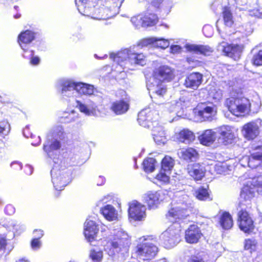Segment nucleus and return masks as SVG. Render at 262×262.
<instances>
[{
    "mask_svg": "<svg viewBox=\"0 0 262 262\" xmlns=\"http://www.w3.org/2000/svg\"><path fill=\"white\" fill-rule=\"evenodd\" d=\"M74 112H72V114H69L68 117H66L68 120L65 121L66 122H71L74 121L75 120L74 117H73Z\"/></svg>",
    "mask_w": 262,
    "mask_h": 262,
    "instance_id": "62",
    "label": "nucleus"
},
{
    "mask_svg": "<svg viewBox=\"0 0 262 262\" xmlns=\"http://www.w3.org/2000/svg\"><path fill=\"white\" fill-rule=\"evenodd\" d=\"M34 238L39 239L43 235V232L41 230H35L33 232Z\"/></svg>",
    "mask_w": 262,
    "mask_h": 262,
    "instance_id": "57",
    "label": "nucleus"
},
{
    "mask_svg": "<svg viewBox=\"0 0 262 262\" xmlns=\"http://www.w3.org/2000/svg\"><path fill=\"white\" fill-rule=\"evenodd\" d=\"M6 126L9 128V125L8 123H2L0 124V136L4 134V132L6 131Z\"/></svg>",
    "mask_w": 262,
    "mask_h": 262,
    "instance_id": "60",
    "label": "nucleus"
},
{
    "mask_svg": "<svg viewBox=\"0 0 262 262\" xmlns=\"http://www.w3.org/2000/svg\"><path fill=\"white\" fill-rule=\"evenodd\" d=\"M113 236L105 246V251L111 256L127 254L131 245L130 236L121 228L114 230Z\"/></svg>",
    "mask_w": 262,
    "mask_h": 262,
    "instance_id": "3",
    "label": "nucleus"
},
{
    "mask_svg": "<svg viewBox=\"0 0 262 262\" xmlns=\"http://www.w3.org/2000/svg\"><path fill=\"white\" fill-rule=\"evenodd\" d=\"M176 136L179 141L186 144L192 142L195 139L193 133L188 129H182L178 133H176Z\"/></svg>",
    "mask_w": 262,
    "mask_h": 262,
    "instance_id": "33",
    "label": "nucleus"
},
{
    "mask_svg": "<svg viewBox=\"0 0 262 262\" xmlns=\"http://www.w3.org/2000/svg\"><path fill=\"white\" fill-rule=\"evenodd\" d=\"M75 4L80 13L93 19H106L114 15L108 7L98 5L94 6L88 0H75Z\"/></svg>",
    "mask_w": 262,
    "mask_h": 262,
    "instance_id": "8",
    "label": "nucleus"
},
{
    "mask_svg": "<svg viewBox=\"0 0 262 262\" xmlns=\"http://www.w3.org/2000/svg\"><path fill=\"white\" fill-rule=\"evenodd\" d=\"M146 206L137 201H133L129 203V218L134 221H144L146 217Z\"/></svg>",
    "mask_w": 262,
    "mask_h": 262,
    "instance_id": "13",
    "label": "nucleus"
},
{
    "mask_svg": "<svg viewBox=\"0 0 262 262\" xmlns=\"http://www.w3.org/2000/svg\"><path fill=\"white\" fill-rule=\"evenodd\" d=\"M222 9V16L225 25L228 27H231L234 24L232 13L228 7H225Z\"/></svg>",
    "mask_w": 262,
    "mask_h": 262,
    "instance_id": "37",
    "label": "nucleus"
},
{
    "mask_svg": "<svg viewBox=\"0 0 262 262\" xmlns=\"http://www.w3.org/2000/svg\"><path fill=\"white\" fill-rule=\"evenodd\" d=\"M251 53L252 54L251 63L257 67L262 66V50L257 51L256 46L251 50Z\"/></svg>",
    "mask_w": 262,
    "mask_h": 262,
    "instance_id": "36",
    "label": "nucleus"
},
{
    "mask_svg": "<svg viewBox=\"0 0 262 262\" xmlns=\"http://www.w3.org/2000/svg\"><path fill=\"white\" fill-rule=\"evenodd\" d=\"M90 257L93 262H100L103 258V252L98 248H93L90 251Z\"/></svg>",
    "mask_w": 262,
    "mask_h": 262,
    "instance_id": "41",
    "label": "nucleus"
},
{
    "mask_svg": "<svg viewBox=\"0 0 262 262\" xmlns=\"http://www.w3.org/2000/svg\"><path fill=\"white\" fill-rule=\"evenodd\" d=\"M187 103L185 102V98L182 97L180 98L179 101L168 102L163 104L160 106L167 109L170 112H176L180 107L183 108L184 107H186Z\"/></svg>",
    "mask_w": 262,
    "mask_h": 262,
    "instance_id": "32",
    "label": "nucleus"
},
{
    "mask_svg": "<svg viewBox=\"0 0 262 262\" xmlns=\"http://www.w3.org/2000/svg\"><path fill=\"white\" fill-rule=\"evenodd\" d=\"M153 114L148 109L141 111L138 114V122L141 126L151 129L154 140L158 145L164 144L166 142L165 132L157 120L151 121Z\"/></svg>",
    "mask_w": 262,
    "mask_h": 262,
    "instance_id": "6",
    "label": "nucleus"
},
{
    "mask_svg": "<svg viewBox=\"0 0 262 262\" xmlns=\"http://www.w3.org/2000/svg\"><path fill=\"white\" fill-rule=\"evenodd\" d=\"M185 48L188 52L196 54H202L205 56L209 55L213 51L211 48L206 45L187 43L185 45Z\"/></svg>",
    "mask_w": 262,
    "mask_h": 262,
    "instance_id": "26",
    "label": "nucleus"
},
{
    "mask_svg": "<svg viewBox=\"0 0 262 262\" xmlns=\"http://www.w3.org/2000/svg\"><path fill=\"white\" fill-rule=\"evenodd\" d=\"M157 251V246L149 242L140 244L137 246V255L139 258L144 260L154 258Z\"/></svg>",
    "mask_w": 262,
    "mask_h": 262,
    "instance_id": "15",
    "label": "nucleus"
},
{
    "mask_svg": "<svg viewBox=\"0 0 262 262\" xmlns=\"http://www.w3.org/2000/svg\"><path fill=\"white\" fill-rule=\"evenodd\" d=\"M156 161L152 158H148L143 162V166L146 172H151L155 168Z\"/></svg>",
    "mask_w": 262,
    "mask_h": 262,
    "instance_id": "40",
    "label": "nucleus"
},
{
    "mask_svg": "<svg viewBox=\"0 0 262 262\" xmlns=\"http://www.w3.org/2000/svg\"><path fill=\"white\" fill-rule=\"evenodd\" d=\"M257 242L255 239L253 238L247 239L245 242V249L246 250H249L250 252L254 251L256 249Z\"/></svg>",
    "mask_w": 262,
    "mask_h": 262,
    "instance_id": "48",
    "label": "nucleus"
},
{
    "mask_svg": "<svg viewBox=\"0 0 262 262\" xmlns=\"http://www.w3.org/2000/svg\"><path fill=\"white\" fill-rule=\"evenodd\" d=\"M143 198L149 209H155L165 199V194L162 191H149L143 195Z\"/></svg>",
    "mask_w": 262,
    "mask_h": 262,
    "instance_id": "16",
    "label": "nucleus"
},
{
    "mask_svg": "<svg viewBox=\"0 0 262 262\" xmlns=\"http://www.w3.org/2000/svg\"><path fill=\"white\" fill-rule=\"evenodd\" d=\"M250 182L251 180H248L244 185L241 192L239 202H242L243 204H244L243 203V201H250L255 194V188L253 187L252 184H250Z\"/></svg>",
    "mask_w": 262,
    "mask_h": 262,
    "instance_id": "28",
    "label": "nucleus"
},
{
    "mask_svg": "<svg viewBox=\"0 0 262 262\" xmlns=\"http://www.w3.org/2000/svg\"><path fill=\"white\" fill-rule=\"evenodd\" d=\"M54 165L51 170L52 182L54 188L62 190L71 181V170L62 168L58 161H54Z\"/></svg>",
    "mask_w": 262,
    "mask_h": 262,
    "instance_id": "9",
    "label": "nucleus"
},
{
    "mask_svg": "<svg viewBox=\"0 0 262 262\" xmlns=\"http://www.w3.org/2000/svg\"><path fill=\"white\" fill-rule=\"evenodd\" d=\"M10 226L12 227V230L14 232V234H19L24 230L23 226L17 224V223L14 221L11 222Z\"/></svg>",
    "mask_w": 262,
    "mask_h": 262,
    "instance_id": "50",
    "label": "nucleus"
},
{
    "mask_svg": "<svg viewBox=\"0 0 262 262\" xmlns=\"http://www.w3.org/2000/svg\"><path fill=\"white\" fill-rule=\"evenodd\" d=\"M251 182L250 184H252L253 187L255 188V191L262 195V177H258L250 179Z\"/></svg>",
    "mask_w": 262,
    "mask_h": 262,
    "instance_id": "43",
    "label": "nucleus"
},
{
    "mask_svg": "<svg viewBox=\"0 0 262 262\" xmlns=\"http://www.w3.org/2000/svg\"><path fill=\"white\" fill-rule=\"evenodd\" d=\"M155 40V37L145 38L139 42L138 43V46L143 47L147 46L149 45H152L154 46Z\"/></svg>",
    "mask_w": 262,
    "mask_h": 262,
    "instance_id": "51",
    "label": "nucleus"
},
{
    "mask_svg": "<svg viewBox=\"0 0 262 262\" xmlns=\"http://www.w3.org/2000/svg\"><path fill=\"white\" fill-rule=\"evenodd\" d=\"M226 104L229 111L234 115L239 116L243 114L257 113L260 107L258 100L250 101L245 97H231L226 100Z\"/></svg>",
    "mask_w": 262,
    "mask_h": 262,
    "instance_id": "7",
    "label": "nucleus"
},
{
    "mask_svg": "<svg viewBox=\"0 0 262 262\" xmlns=\"http://www.w3.org/2000/svg\"><path fill=\"white\" fill-rule=\"evenodd\" d=\"M244 49V46L231 43L226 42H221L218 46V50L223 52L225 55L233 59L234 60H238L242 55Z\"/></svg>",
    "mask_w": 262,
    "mask_h": 262,
    "instance_id": "14",
    "label": "nucleus"
},
{
    "mask_svg": "<svg viewBox=\"0 0 262 262\" xmlns=\"http://www.w3.org/2000/svg\"><path fill=\"white\" fill-rule=\"evenodd\" d=\"M188 262H204V260L200 256H192Z\"/></svg>",
    "mask_w": 262,
    "mask_h": 262,
    "instance_id": "58",
    "label": "nucleus"
},
{
    "mask_svg": "<svg viewBox=\"0 0 262 262\" xmlns=\"http://www.w3.org/2000/svg\"><path fill=\"white\" fill-rule=\"evenodd\" d=\"M12 246H8L6 239L5 237L0 238V257L6 252L8 254L12 249Z\"/></svg>",
    "mask_w": 262,
    "mask_h": 262,
    "instance_id": "44",
    "label": "nucleus"
},
{
    "mask_svg": "<svg viewBox=\"0 0 262 262\" xmlns=\"http://www.w3.org/2000/svg\"><path fill=\"white\" fill-rule=\"evenodd\" d=\"M203 75L199 73H192L186 78L184 85L186 87L196 90L202 82Z\"/></svg>",
    "mask_w": 262,
    "mask_h": 262,
    "instance_id": "27",
    "label": "nucleus"
},
{
    "mask_svg": "<svg viewBox=\"0 0 262 262\" xmlns=\"http://www.w3.org/2000/svg\"><path fill=\"white\" fill-rule=\"evenodd\" d=\"M0 102L4 104H8L10 103V102L9 100H5L0 96Z\"/></svg>",
    "mask_w": 262,
    "mask_h": 262,
    "instance_id": "63",
    "label": "nucleus"
},
{
    "mask_svg": "<svg viewBox=\"0 0 262 262\" xmlns=\"http://www.w3.org/2000/svg\"><path fill=\"white\" fill-rule=\"evenodd\" d=\"M174 164V161L173 159L170 157L165 156L161 162V170L155 177L156 182H159L162 184L168 183L169 182L168 174H170Z\"/></svg>",
    "mask_w": 262,
    "mask_h": 262,
    "instance_id": "12",
    "label": "nucleus"
},
{
    "mask_svg": "<svg viewBox=\"0 0 262 262\" xmlns=\"http://www.w3.org/2000/svg\"><path fill=\"white\" fill-rule=\"evenodd\" d=\"M203 32L206 37H210L213 34V29L210 25H205L203 28Z\"/></svg>",
    "mask_w": 262,
    "mask_h": 262,
    "instance_id": "52",
    "label": "nucleus"
},
{
    "mask_svg": "<svg viewBox=\"0 0 262 262\" xmlns=\"http://www.w3.org/2000/svg\"><path fill=\"white\" fill-rule=\"evenodd\" d=\"M189 174L195 180H201L205 176L206 169L203 165L200 163L189 164L187 166Z\"/></svg>",
    "mask_w": 262,
    "mask_h": 262,
    "instance_id": "23",
    "label": "nucleus"
},
{
    "mask_svg": "<svg viewBox=\"0 0 262 262\" xmlns=\"http://www.w3.org/2000/svg\"><path fill=\"white\" fill-rule=\"evenodd\" d=\"M57 87L60 88V94L64 99L76 97L79 94L91 95L94 94L95 91L93 85L68 79L59 80L57 82Z\"/></svg>",
    "mask_w": 262,
    "mask_h": 262,
    "instance_id": "4",
    "label": "nucleus"
},
{
    "mask_svg": "<svg viewBox=\"0 0 262 262\" xmlns=\"http://www.w3.org/2000/svg\"><path fill=\"white\" fill-rule=\"evenodd\" d=\"M250 14L256 17L262 18V8L253 9L250 11Z\"/></svg>",
    "mask_w": 262,
    "mask_h": 262,
    "instance_id": "55",
    "label": "nucleus"
},
{
    "mask_svg": "<svg viewBox=\"0 0 262 262\" xmlns=\"http://www.w3.org/2000/svg\"><path fill=\"white\" fill-rule=\"evenodd\" d=\"M209 95L213 99L219 101L223 97V92L220 89L214 88L213 89L209 90Z\"/></svg>",
    "mask_w": 262,
    "mask_h": 262,
    "instance_id": "46",
    "label": "nucleus"
},
{
    "mask_svg": "<svg viewBox=\"0 0 262 262\" xmlns=\"http://www.w3.org/2000/svg\"><path fill=\"white\" fill-rule=\"evenodd\" d=\"M128 104L123 100L116 101L112 103L111 110L116 115H121L127 112Z\"/></svg>",
    "mask_w": 262,
    "mask_h": 262,
    "instance_id": "34",
    "label": "nucleus"
},
{
    "mask_svg": "<svg viewBox=\"0 0 262 262\" xmlns=\"http://www.w3.org/2000/svg\"><path fill=\"white\" fill-rule=\"evenodd\" d=\"M217 132L219 134L218 142L224 145L231 144L234 139L235 135L234 128L229 125H224L217 129Z\"/></svg>",
    "mask_w": 262,
    "mask_h": 262,
    "instance_id": "17",
    "label": "nucleus"
},
{
    "mask_svg": "<svg viewBox=\"0 0 262 262\" xmlns=\"http://www.w3.org/2000/svg\"><path fill=\"white\" fill-rule=\"evenodd\" d=\"M143 14L138 15L131 18L130 21L135 28L143 27Z\"/></svg>",
    "mask_w": 262,
    "mask_h": 262,
    "instance_id": "47",
    "label": "nucleus"
},
{
    "mask_svg": "<svg viewBox=\"0 0 262 262\" xmlns=\"http://www.w3.org/2000/svg\"><path fill=\"white\" fill-rule=\"evenodd\" d=\"M4 211L6 214L11 215L15 213V208L12 205L8 204L5 206Z\"/></svg>",
    "mask_w": 262,
    "mask_h": 262,
    "instance_id": "54",
    "label": "nucleus"
},
{
    "mask_svg": "<svg viewBox=\"0 0 262 262\" xmlns=\"http://www.w3.org/2000/svg\"><path fill=\"white\" fill-rule=\"evenodd\" d=\"M75 107L79 111L86 116H97L98 113L97 105L93 101H88L86 103L76 100Z\"/></svg>",
    "mask_w": 262,
    "mask_h": 262,
    "instance_id": "21",
    "label": "nucleus"
},
{
    "mask_svg": "<svg viewBox=\"0 0 262 262\" xmlns=\"http://www.w3.org/2000/svg\"><path fill=\"white\" fill-rule=\"evenodd\" d=\"M35 38V33L30 30L22 32L18 37V42L24 53L28 52L32 47V42Z\"/></svg>",
    "mask_w": 262,
    "mask_h": 262,
    "instance_id": "18",
    "label": "nucleus"
},
{
    "mask_svg": "<svg viewBox=\"0 0 262 262\" xmlns=\"http://www.w3.org/2000/svg\"><path fill=\"white\" fill-rule=\"evenodd\" d=\"M242 133L247 140L255 139L259 133V126L257 122L252 121L245 124L242 127Z\"/></svg>",
    "mask_w": 262,
    "mask_h": 262,
    "instance_id": "22",
    "label": "nucleus"
},
{
    "mask_svg": "<svg viewBox=\"0 0 262 262\" xmlns=\"http://www.w3.org/2000/svg\"><path fill=\"white\" fill-rule=\"evenodd\" d=\"M216 7H219V9H221L222 6L218 2H215L212 5V9L214 11H216L217 10V8L215 9Z\"/></svg>",
    "mask_w": 262,
    "mask_h": 262,
    "instance_id": "61",
    "label": "nucleus"
},
{
    "mask_svg": "<svg viewBox=\"0 0 262 262\" xmlns=\"http://www.w3.org/2000/svg\"><path fill=\"white\" fill-rule=\"evenodd\" d=\"M195 113L200 117V121H211L215 116L216 110L214 105L210 103L209 104H202L201 110L198 107L194 110Z\"/></svg>",
    "mask_w": 262,
    "mask_h": 262,
    "instance_id": "19",
    "label": "nucleus"
},
{
    "mask_svg": "<svg viewBox=\"0 0 262 262\" xmlns=\"http://www.w3.org/2000/svg\"><path fill=\"white\" fill-rule=\"evenodd\" d=\"M244 161H246L248 162L249 167L252 168H255L259 165H260L262 163V152H257L253 153L250 157H244L241 161L242 164H243Z\"/></svg>",
    "mask_w": 262,
    "mask_h": 262,
    "instance_id": "30",
    "label": "nucleus"
},
{
    "mask_svg": "<svg viewBox=\"0 0 262 262\" xmlns=\"http://www.w3.org/2000/svg\"><path fill=\"white\" fill-rule=\"evenodd\" d=\"M100 212L104 217L108 221H117L118 219V211L111 205H106L101 207Z\"/></svg>",
    "mask_w": 262,
    "mask_h": 262,
    "instance_id": "29",
    "label": "nucleus"
},
{
    "mask_svg": "<svg viewBox=\"0 0 262 262\" xmlns=\"http://www.w3.org/2000/svg\"><path fill=\"white\" fill-rule=\"evenodd\" d=\"M53 132L55 138L51 142V144L46 143L43 145V150L50 158L53 159L54 162V161H59L57 157L59 156V150L61 147V143L58 138L62 140L66 138V134L60 125L54 127Z\"/></svg>",
    "mask_w": 262,
    "mask_h": 262,
    "instance_id": "10",
    "label": "nucleus"
},
{
    "mask_svg": "<svg viewBox=\"0 0 262 262\" xmlns=\"http://www.w3.org/2000/svg\"><path fill=\"white\" fill-rule=\"evenodd\" d=\"M201 236V231L196 225H190L185 231V239L188 243H197Z\"/></svg>",
    "mask_w": 262,
    "mask_h": 262,
    "instance_id": "25",
    "label": "nucleus"
},
{
    "mask_svg": "<svg viewBox=\"0 0 262 262\" xmlns=\"http://www.w3.org/2000/svg\"><path fill=\"white\" fill-rule=\"evenodd\" d=\"M156 40L155 41L154 46L165 49L169 47L170 42L168 39H165L163 38L155 37Z\"/></svg>",
    "mask_w": 262,
    "mask_h": 262,
    "instance_id": "45",
    "label": "nucleus"
},
{
    "mask_svg": "<svg viewBox=\"0 0 262 262\" xmlns=\"http://www.w3.org/2000/svg\"><path fill=\"white\" fill-rule=\"evenodd\" d=\"M239 32L243 33L245 36L250 35L253 32V27L250 23L243 25L239 28Z\"/></svg>",
    "mask_w": 262,
    "mask_h": 262,
    "instance_id": "49",
    "label": "nucleus"
},
{
    "mask_svg": "<svg viewBox=\"0 0 262 262\" xmlns=\"http://www.w3.org/2000/svg\"><path fill=\"white\" fill-rule=\"evenodd\" d=\"M220 223L224 229H230L233 224L231 215L228 212H224L220 217Z\"/></svg>",
    "mask_w": 262,
    "mask_h": 262,
    "instance_id": "35",
    "label": "nucleus"
},
{
    "mask_svg": "<svg viewBox=\"0 0 262 262\" xmlns=\"http://www.w3.org/2000/svg\"><path fill=\"white\" fill-rule=\"evenodd\" d=\"M23 56L25 58H30V63L36 66L39 63L40 58L37 56H34V53L33 49H30L28 52L24 53Z\"/></svg>",
    "mask_w": 262,
    "mask_h": 262,
    "instance_id": "42",
    "label": "nucleus"
},
{
    "mask_svg": "<svg viewBox=\"0 0 262 262\" xmlns=\"http://www.w3.org/2000/svg\"><path fill=\"white\" fill-rule=\"evenodd\" d=\"M246 204L239 202L238 205V223L241 230L249 233L254 229L253 221L246 210Z\"/></svg>",
    "mask_w": 262,
    "mask_h": 262,
    "instance_id": "11",
    "label": "nucleus"
},
{
    "mask_svg": "<svg viewBox=\"0 0 262 262\" xmlns=\"http://www.w3.org/2000/svg\"><path fill=\"white\" fill-rule=\"evenodd\" d=\"M179 157L188 162L194 161L199 158L198 151L191 147L183 148L178 151Z\"/></svg>",
    "mask_w": 262,
    "mask_h": 262,
    "instance_id": "24",
    "label": "nucleus"
},
{
    "mask_svg": "<svg viewBox=\"0 0 262 262\" xmlns=\"http://www.w3.org/2000/svg\"><path fill=\"white\" fill-rule=\"evenodd\" d=\"M157 16L152 13H145L143 14V27L152 26L157 21Z\"/></svg>",
    "mask_w": 262,
    "mask_h": 262,
    "instance_id": "38",
    "label": "nucleus"
},
{
    "mask_svg": "<svg viewBox=\"0 0 262 262\" xmlns=\"http://www.w3.org/2000/svg\"><path fill=\"white\" fill-rule=\"evenodd\" d=\"M187 61L189 63H190L191 62H195L198 61L197 60H195L194 58H193L192 57H187Z\"/></svg>",
    "mask_w": 262,
    "mask_h": 262,
    "instance_id": "64",
    "label": "nucleus"
},
{
    "mask_svg": "<svg viewBox=\"0 0 262 262\" xmlns=\"http://www.w3.org/2000/svg\"><path fill=\"white\" fill-rule=\"evenodd\" d=\"M225 164L224 163H218L214 166V169L219 173H221L225 170Z\"/></svg>",
    "mask_w": 262,
    "mask_h": 262,
    "instance_id": "56",
    "label": "nucleus"
},
{
    "mask_svg": "<svg viewBox=\"0 0 262 262\" xmlns=\"http://www.w3.org/2000/svg\"><path fill=\"white\" fill-rule=\"evenodd\" d=\"M99 228L95 222L87 219L84 225V234L87 241L91 243L97 239Z\"/></svg>",
    "mask_w": 262,
    "mask_h": 262,
    "instance_id": "20",
    "label": "nucleus"
},
{
    "mask_svg": "<svg viewBox=\"0 0 262 262\" xmlns=\"http://www.w3.org/2000/svg\"><path fill=\"white\" fill-rule=\"evenodd\" d=\"M181 48L178 45H172L170 47V51L172 53H178L180 52Z\"/></svg>",
    "mask_w": 262,
    "mask_h": 262,
    "instance_id": "59",
    "label": "nucleus"
},
{
    "mask_svg": "<svg viewBox=\"0 0 262 262\" xmlns=\"http://www.w3.org/2000/svg\"><path fill=\"white\" fill-rule=\"evenodd\" d=\"M174 78L173 70L166 66H161L156 69L153 74V81L147 83V89L151 97L163 96L166 92L164 81H170Z\"/></svg>",
    "mask_w": 262,
    "mask_h": 262,
    "instance_id": "2",
    "label": "nucleus"
},
{
    "mask_svg": "<svg viewBox=\"0 0 262 262\" xmlns=\"http://www.w3.org/2000/svg\"><path fill=\"white\" fill-rule=\"evenodd\" d=\"M110 58L117 64L116 71L122 73L125 69H131L130 66L146 64L145 57L142 54L133 52L130 49H126L116 54L111 53Z\"/></svg>",
    "mask_w": 262,
    "mask_h": 262,
    "instance_id": "5",
    "label": "nucleus"
},
{
    "mask_svg": "<svg viewBox=\"0 0 262 262\" xmlns=\"http://www.w3.org/2000/svg\"><path fill=\"white\" fill-rule=\"evenodd\" d=\"M216 137L215 132L211 129H207L199 137V140L203 145L209 146L214 142Z\"/></svg>",
    "mask_w": 262,
    "mask_h": 262,
    "instance_id": "31",
    "label": "nucleus"
},
{
    "mask_svg": "<svg viewBox=\"0 0 262 262\" xmlns=\"http://www.w3.org/2000/svg\"><path fill=\"white\" fill-rule=\"evenodd\" d=\"M31 247L33 250L39 249L41 246V243L38 238H33L31 241Z\"/></svg>",
    "mask_w": 262,
    "mask_h": 262,
    "instance_id": "53",
    "label": "nucleus"
},
{
    "mask_svg": "<svg viewBox=\"0 0 262 262\" xmlns=\"http://www.w3.org/2000/svg\"><path fill=\"white\" fill-rule=\"evenodd\" d=\"M188 215L187 210L179 207L172 208L166 214V217L173 224L169 226L160 236V239L165 248L170 249L175 246L180 241L181 226L178 222Z\"/></svg>",
    "mask_w": 262,
    "mask_h": 262,
    "instance_id": "1",
    "label": "nucleus"
},
{
    "mask_svg": "<svg viewBox=\"0 0 262 262\" xmlns=\"http://www.w3.org/2000/svg\"><path fill=\"white\" fill-rule=\"evenodd\" d=\"M194 195L200 201H210L212 200L207 189L204 187H200L196 189Z\"/></svg>",
    "mask_w": 262,
    "mask_h": 262,
    "instance_id": "39",
    "label": "nucleus"
}]
</instances>
